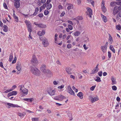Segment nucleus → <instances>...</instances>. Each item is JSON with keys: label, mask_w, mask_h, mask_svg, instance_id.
<instances>
[{"label": "nucleus", "mask_w": 121, "mask_h": 121, "mask_svg": "<svg viewBox=\"0 0 121 121\" xmlns=\"http://www.w3.org/2000/svg\"><path fill=\"white\" fill-rule=\"evenodd\" d=\"M35 66H32L30 67V70L32 73L34 75L39 76L40 74V72L38 69L36 68Z\"/></svg>", "instance_id": "1"}, {"label": "nucleus", "mask_w": 121, "mask_h": 121, "mask_svg": "<svg viewBox=\"0 0 121 121\" xmlns=\"http://www.w3.org/2000/svg\"><path fill=\"white\" fill-rule=\"evenodd\" d=\"M46 66L45 65H43L40 67V69L42 72L44 73H47L49 74H51L52 73L49 69H46Z\"/></svg>", "instance_id": "2"}, {"label": "nucleus", "mask_w": 121, "mask_h": 121, "mask_svg": "<svg viewBox=\"0 0 121 121\" xmlns=\"http://www.w3.org/2000/svg\"><path fill=\"white\" fill-rule=\"evenodd\" d=\"M31 62L34 66H36L38 62V60H37V58L35 55H33Z\"/></svg>", "instance_id": "3"}, {"label": "nucleus", "mask_w": 121, "mask_h": 121, "mask_svg": "<svg viewBox=\"0 0 121 121\" xmlns=\"http://www.w3.org/2000/svg\"><path fill=\"white\" fill-rule=\"evenodd\" d=\"M121 10V5L118 7L117 6H115L114 9L113 13V14L115 15L119 12V10Z\"/></svg>", "instance_id": "4"}, {"label": "nucleus", "mask_w": 121, "mask_h": 121, "mask_svg": "<svg viewBox=\"0 0 121 121\" xmlns=\"http://www.w3.org/2000/svg\"><path fill=\"white\" fill-rule=\"evenodd\" d=\"M24 87V86L22 85L20 86V90L22 91V92L25 95H26L27 94L28 92V90L26 88H24L23 89V88Z\"/></svg>", "instance_id": "5"}, {"label": "nucleus", "mask_w": 121, "mask_h": 121, "mask_svg": "<svg viewBox=\"0 0 121 121\" xmlns=\"http://www.w3.org/2000/svg\"><path fill=\"white\" fill-rule=\"evenodd\" d=\"M67 89L68 90V92L71 95H75V94L74 92L72 90L70 86H68Z\"/></svg>", "instance_id": "6"}, {"label": "nucleus", "mask_w": 121, "mask_h": 121, "mask_svg": "<svg viewBox=\"0 0 121 121\" xmlns=\"http://www.w3.org/2000/svg\"><path fill=\"white\" fill-rule=\"evenodd\" d=\"M34 24L35 25L37 26L38 27L40 28H45L47 27V26L46 25L43 23L38 24H37L36 22H35Z\"/></svg>", "instance_id": "7"}, {"label": "nucleus", "mask_w": 121, "mask_h": 121, "mask_svg": "<svg viewBox=\"0 0 121 121\" xmlns=\"http://www.w3.org/2000/svg\"><path fill=\"white\" fill-rule=\"evenodd\" d=\"M25 22L26 24V25L27 26L28 31H29L30 30H32L31 29V26L30 25V22L27 20H26L25 21Z\"/></svg>", "instance_id": "8"}, {"label": "nucleus", "mask_w": 121, "mask_h": 121, "mask_svg": "<svg viewBox=\"0 0 121 121\" xmlns=\"http://www.w3.org/2000/svg\"><path fill=\"white\" fill-rule=\"evenodd\" d=\"M89 99L91 100L92 103L99 99V98L98 96H96L95 97L93 98L92 97L90 96H89Z\"/></svg>", "instance_id": "9"}, {"label": "nucleus", "mask_w": 121, "mask_h": 121, "mask_svg": "<svg viewBox=\"0 0 121 121\" xmlns=\"http://www.w3.org/2000/svg\"><path fill=\"white\" fill-rule=\"evenodd\" d=\"M42 43L44 45V47H46L49 44L48 43V41L45 38H44V39H43V40H42Z\"/></svg>", "instance_id": "10"}, {"label": "nucleus", "mask_w": 121, "mask_h": 121, "mask_svg": "<svg viewBox=\"0 0 121 121\" xmlns=\"http://www.w3.org/2000/svg\"><path fill=\"white\" fill-rule=\"evenodd\" d=\"M56 91L55 89L52 90L50 89V90H49L48 91V93L51 96L54 95H55V92Z\"/></svg>", "instance_id": "11"}, {"label": "nucleus", "mask_w": 121, "mask_h": 121, "mask_svg": "<svg viewBox=\"0 0 121 121\" xmlns=\"http://www.w3.org/2000/svg\"><path fill=\"white\" fill-rule=\"evenodd\" d=\"M17 92L16 91H13L12 92L9 93L8 95V97H9L11 96L16 95L17 94Z\"/></svg>", "instance_id": "12"}, {"label": "nucleus", "mask_w": 121, "mask_h": 121, "mask_svg": "<svg viewBox=\"0 0 121 121\" xmlns=\"http://www.w3.org/2000/svg\"><path fill=\"white\" fill-rule=\"evenodd\" d=\"M15 7L17 9L20 6V2L18 1H16L14 4Z\"/></svg>", "instance_id": "13"}, {"label": "nucleus", "mask_w": 121, "mask_h": 121, "mask_svg": "<svg viewBox=\"0 0 121 121\" xmlns=\"http://www.w3.org/2000/svg\"><path fill=\"white\" fill-rule=\"evenodd\" d=\"M87 11L89 13V17H91V15H92V9L90 8H88L87 9Z\"/></svg>", "instance_id": "14"}, {"label": "nucleus", "mask_w": 121, "mask_h": 121, "mask_svg": "<svg viewBox=\"0 0 121 121\" xmlns=\"http://www.w3.org/2000/svg\"><path fill=\"white\" fill-rule=\"evenodd\" d=\"M45 33V31L44 30H43L42 31H39L37 33L38 35L39 36H42Z\"/></svg>", "instance_id": "15"}, {"label": "nucleus", "mask_w": 121, "mask_h": 121, "mask_svg": "<svg viewBox=\"0 0 121 121\" xmlns=\"http://www.w3.org/2000/svg\"><path fill=\"white\" fill-rule=\"evenodd\" d=\"M72 68H67L66 69V72L68 74H71L72 73L70 71H72Z\"/></svg>", "instance_id": "16"}, {"label": "nucleus", "mask_w": 121, "mask_h": 121, "mask_svg": "<svg viewBox=\"0 0 121 121\" xmlns=\"http://www.w3.org/2000/svg\"><path fill=\"white\" fill-rule=\"evenodd\" d=\"M101 48L103 52L104 53L105 52V50H106L107 49V46H102L101 47Z\"/></svg>", "instance_id": "17"}, {"label": "nucleus", "mask_w": 121, "mask_h": 121, "mask_svg": "<svg viewBox=\"0 0 121 121\" xmlns=\"http://www.w3.org/2000/svg\"><path fill=\"white\" fill-rule=\"evenodd\" d=\"M17 114L21 117H23L26 115V113L24 112L21 113V112H19L17 113Z\"/></svg>", "instance_id": "18"}, {"label": "nucleus", "mask_w": 121, "mask_h": 121, "mask_svg": "<svg viewBox=\"0 0 121 121\" xmlns=\"http://www.w3.org/2000/svg\"><path fill=\"white\" fill-rule=\"evenodd\" d=\"M99 70L98 67H95V69H93L92 71V73L94 74L97 73Z\"/></svg>", "instance_id": "19"}, {"label": "nucleus", "mask_w": 121, "mask_h": 121, "mask_svg": "<svg viewBox=\"0 0 121 121\" xmlns=\"http://www.w3.org/2000/svg\"><path fill=\"white\" fill-rule=\"evenodd\" d=\"M77 95L78 97H79L81 99L83 98V93L81 92H80L78 93L77 94Z\"/></svg>", "instance_id": "20"}, {"label": "nucleus", "mask_w": 121, "mask_h": 121, "mask_svg": "<svg viewBox=\"0 0 121 121\" xmlns=\"http://www.w3.org/2000/svg\"><path fill=\"white\" fill-rule=\"evenodd\" d=\"M101 16L103 21L105 22H107V19L106 17L104 16V15L101 14Z\"/></svg>", "instance_id": "21"}, {"label": "nucleus", "mask_w": 121, "mask_h": 121, "mask_svg": "<svg viewBox=\"0 0 121 121\" xmlns=\"http://www.w3.org/2000/svg\"><path fill=\"white\" fill-rule=\"evenodd\" d=\"M67 4L68 5V6L67 7V9L68 10H69L71 9H72L73 8V5L69 3H68Z\"/></svg>", "instance_id": "22"}, {"label": "nucleus", "mask_w": 121, "mask_h": 121, "mask_svg": "<svg viewBox=\"0 0 121 121\" xmlns=\"http://www.w3.org/2000/svg\"><path fill=\"white\" fill-rule=\"evenodd\" d=\"M23 100L25 101L28 102H31L34 100V99L33 98H26L24 99Z\"/></svg>", "instance_id": "23"}, {"label": "nucleus", "mask_w": 121, "mask_h": 121, "mask_svg": "<svg viewBox=\"0 0 121 121\" xmlns=\"http://www.w3.org/2000/svg\"><path fill=\"white\" fill-rule=\"evenodd\" d=\"M111 80L112 82V85L115 84H116V81L115 79L112 77L111 78Z\"/></svg>", "instance_id": "24"}, {"label": "nucleus", "mask_w": 121, "mask_h": 121, "mask_svg": "<svg viewBox=\"0 0 121 121\" xmlns=\"http://www.w3.org/2000/svg\"><path fill=\"white\" fill-rule=\"evenodd\" d=\"M109 49L111 50L114 53H115V51L114 48L113 46L112 45H110L109 46Z\"/></svg>", "instance_id": "25"}, {"label": "nucleus", "mask_w": 121, "mask_h": 121, "mask_svg": "<svg viewBox=\"0 0 121 121\" xmlns=\"http://www.w3.org/2000/svg\"><path fill=\"white\" fill-rule=\"evenodd\" d=\"M3 27L4 28L3 29V31L5 32H6L8 31V27L7 26L5 25H4L3 26Z\"/></svg>", "instance_id": "26"}, {"label": "nucleus", "mask_w": 121, "mask_h": 121, "mask_svg": "<svg viewBox=\"0 0 121 121\" xmlns=\"http://www.w3.org/2000/svg\"><path fill=\"white\" fill-rule=\"evenodd\" d=\"M83 19L82 16H78L74 18V19H78L79 20H82Z\"/></svg>", "instance_id": "27"}, {"label": "nucleus", "mask_w": 121, "mask_h": 121, "mask_svg": "<svg viewBox=\"0 0 121 121\" xmlns=\"http://www.w3.org/2000/svg\"><path fill=\"white\" fill-rule=\"evenodd\" d=\"M80 32L79 31H77L74 33V35L76 36H78L80 34Z\"/></svg>", "instance_id": "28"}, {"label": "nucleus", "mask_w": 121, "mask_h": 121, "mask_svg": "<svg viewBox=\"0 0 121 121\" xmlns=\"http://www.w3.org/2000/svg\"><path fill=\"white\" fill-rule=\"evenodd\" d=\"M7 105H8L9 106H10L12 107H17L16 105L9 103H7Z\"/></svg>", "instance_id": "29"}, {"label": "nucleus", "mask_w": 121, "mask_h": 121, "mask_svg": "<svg viewBox=\"0 0 121 121\" xmlns=\"http://www.w3.org/2000/svg\"><path fill=\"white\" fill-rule=\"evenodd\" d=\"M58 97L59 99H60V101L62 100L63 99L65 98L64 96L61 95H58Z\"/></svg>", "instance_id": "30"}, {"label": "nucleus", "mask_w": 121, "mask_h": 121, "mask_svg": "<svg viewBox=\"0 0 121 121\" xmlns=\"http://www.w3.org/2000/svg\"><path fill=\"white\" fill-rule=\"evenodd\" d=\"M47 5L46 6V8L48 9H50L52 7V5L51 4L49 3L47 4Z\"/></svg>", "instance_id": "31"}, {"label": "nucleus", "mask_w": 121, "mask_h": 121, "mask_svg": "<svg viewBox=\"0 0 121 121\" xmlns=\"http://www.w3.org/2000/svg\"><path fill=\"white\" fill-rule=\"evenodd\" d=\"M13 59V54L12 53H11L9 56V61L10 62Z\"/></svg>", "instance_id": "32"}, {"label": "nucleus", "mask_w": 121, "mask_h": 121, "mask_svg": "<svg viewBox=\"0 0 121 121\" xmlns=\"http://www.w3.org/2000/svg\"><path fill=\"white\" fill-rule=\"evenodd\" d=\"M116 4V2L114 1L111 2L110 3V5L112 7L115 6Z\"/></svg>", "instance_id": "33"}, {"label": "nucleus", "mask_w": 121, "mask_h": 121, "mask_svg": "<svg viewBox=\"0 0 121 121\" xmlns=\"http://www.w3.org/2000/svg\"><path fill=\"white\" fill-rule=\"evenodd\" d=\"M97 79H95V80L98 82H100L101 81V80L100 79V78L98 76H96V77Z\"/></svg>", "instance_id": "34"}, {"label": "nucleus", "mask_w": 121, "mask_h": 121, "mask_svg": "<svg viewBox=\"0 0 121 121\" xmlns=\"http://www.w3.org/2000/svg\"><path fill=\"white\" fill-rule=\"evenodd\" d=\"M102 9L103 12H105L106 11V8L104 6V4H103V6H102Z\"/></svg>", "instance_id": "35"}, {"label": "nucleus", "mask_w": 121, "mask_h": 121, "mask_svg": "<svg viewBox=\"0 0 121 121\" xmlns=\"http://www.w3.org/2000/svg\"><path fill=\"white\" fill-rule=\"evenodd\" d=\"M116 29L117 30H120L121 29V26L120 25H118L116 26Z\"/></svg>", "instance_id": "36"}, {"label": "nucleus", "mask_w": 121, "mask_h": 121, "mask_svg": "<svg viewBox=\"0 0 121 121\" xmlns=\"http://www.w3.org/2000/svg\"><path fill=\"white\" fill-rule=\"evenodd\" d=\"M32 121H38L39 120V118L38 117L32 118Z\"/></svg>", "instance_id": "37"}, {"label": "nucleus", "mask_w": 121, "mask_h": 121, "mask_svg": "<svg viewBox=\"0 0 121 121\" xmlns=\"http://www.w3.org/2000/svg\"><path fill=\"white\" fill-rule=\"evenodd\" d=\"M30 30L29 31H28L29 32H29V38H30V39H32V38L31 36V32L32 31V30Z\"/></svg>", "instance_id": "38"}, {"label": "nucleus", "mask_w": 121, "mask_h": 121, "mask_svg": "<svg viewBox=\"0 0 121 121\" xmlns=\"http://www.w3.org/2000/svg\"><path fill=\"white\" fill-rule=\"evenodd\" d=\"M68 27L70 30H72L73 29L72 26L70 25H68Z\"/></svg>", "instance_id": "39"}, {"label": "nucleus", "mask_w": 121, "mask_h": 121, "mask_svg": "<svg viewBox=\"0 0 121 121\" xmlns=\"http://www.w3.org/2000/svg\"><path fill=\"white\" fill-rule=\"evenodd\" d=\"M16 60H17L16 57H15L14 58V60H13L12 61V64H14V63H15L16 62Z\"/></svg>", "instance_id": "40"}, {"label": "nucleus", "mask_w": 121, "mask_h": 121, "mask_svg": "<svg viewBox=\"0 0 121 121\" xmlns=\"http://www.w3.org/2000/svg\"><path fill=\"white\" fill-rule=\"evenodd\" d=\"M112 89L114 91H116L117 90V88L115 86H113L112 87Z\"/></svg>", "instance_id": "41"}, {"label": "nucleus", "mask_w": 121, "mask_h": 121, "mask_svg": "<svg viewBox=\"0 0 121 121\" xmlns=\"http://www.w3.org/2000/svg\"><path fill=\"white\" fill-rule=\"evenodd\" d=\"M49 12L48 10H45L44 11V14L45 15H47L48 13Z\"/></svg>", "instance_id": "42"}, {"label": "nucleus", "mask_w": 121, "mask_h": 121, "mask_svg": "<svg viewBox=\"0 0 121 121\" xmlns=\"http://www.w3.org/2000/svg\"><path fill=\"white\" fill-rule=\"evenodd\" d=\"M54 99L56 100L60 101V99H59L58 96L55 97L54 98Z\"/></svg>", "instance_id": "43"}, {"label": "nucleus", "mask_w": 121, "mask_h": 121, "mask_svg": "<svg viewBox=\"0 0 121 121\" xmlns=\"http://www.w3.org/2000/svg\"><path fill=\"white\" fill-rule=\"evenodd\" d=\"M108 56L109 58H110L111 57V53L109 51L108 52Z\"/></svg>", "instance_id": "44"}, {"label": "nucleus", "mask_w": 121, "mask_h": 121, "mask_svg": "<svg viewBox=\"0 0 121 121\" xmlns=\"http://www.w3.org/2000/svg\"><path fill=\"white\" fill-rule=\"evenodd\" d=\"M95 86V85L92 86L91 87L90 90L92 91H93L94 90Z\"/></svg>", "instance_id": "45"}, {"label": "nucleus", "mask_w": 121, "mask_h": 121, "mask_svg": "<svg viewBox=\"0 0 121 121\" xmlns=\"http://www.w3.org/2000/svg\"><path fill=\"white\" fill-rule=\"evenodd\" d=\"M3 6L5 9H7L8 7L6 3H3Z\"/></svg>", "instance_id": "46"}, {"label": "nucleus", "mask_w": 121, "mask_h": 121, "mask_svg": "<svg viewBox=\"0 0 121 121\" xmlns=\"http://www.w3.org/2000/svg\"><path fill=\"white\" fill-rule=\"evenodd\" d=\"M102 71L99 72L98 73L100 77H101L102 76Z\"/></svg>", "instance_id": "47"}, {"label": "nucleus", "mask_w": 121, "mask_h": 121, "mask_svg": "<svg viewBox=\"0 0 121 121\" xmlns=\"http://www.w3.org/2000/svg\"><path fill=\"white\" fill-rule=\"evenodd\" d=\"M72 46L70 44H68L67 45V48L69 49Z\"/></svg>", "instance_id": "48"}, {"label": "nucleus", "mask_w": 121, "mask_h": 121, "mask_svg": "<svg viewBox=\"0 0 121 121\" xmlns=\"http://www.w3.org/2000/svg\"><path fill=\"white\" fill-rule=\"evenodd\" d=\"M65 14V13L64 11H63L61 13V14L60 16V17H62Z\"/></svg>", "instance_id": "49"}, {"label": "nucleus", "mask_w": 121, "mask_h": 121, "mask_svg": "<svg viewBox=\"0 0 121 121\" xmlns=\"http://www.w3.org/2000/svg\"><path fill=\"white\" fill-rule=\"evenodd\" d=\"M14 19H15V21H16V22H18V17H14Z\"/></svg>", "instance_id": "50"}, {"label": "nucleus", "mask_w": 121, "mask_h": 121, "mask_svg": "<svg viewBox=\"0 0 121 121\" xmlns=\"http://www.w3.org/2000/svg\"><path fill=\"white\" fill-rule=\"evenodd\" d=\"M17 69L18 70L20 71L21 70V68L20 66H16Z\"/></svg>", "instance_id": "51"}, {"label": "nucleus", "mask_w": 121, "mask_h": 121, "mask_svg": "<svg viewBox=\"0 0 121 121\" xmlns=\"http://www.w3.org/2000/svg\"><path fill=\"white\" fill-rule=\"evenodd\" d=\"M67 22H68L69 23V24H71V25H73V22H72L71 21H70V20H68V21Z\"/></svg>", "instance_id": "52"}, {"label": "nucleus", "mask_w": 121, "mask_h": 121, "mask_svg": "<svg viewBox=\"0 0 121 121\" xmlns=\"http://www.w3.org/2000/svg\"><path fill=\"white\" fill-rule=\"evenodd\" d=\"M16 87V86L15 85L13 86H12L11 89H10V90H11V91H12V90L14 89Z\"/></svg>", "instance_id": "53"}, {"label": "nucleus", "mask_w": 121, "mask_h": 121, "mask_svg": "<svg viewBox=\"0 0 121 121\" xmlns=\"http://www.w3.org/2000/svg\"><path fill=\"white\" fill-rule=\"evenodd\" d=\"M38 16L40 17H42L43 16V14L42 13L39 14H38Z\"/></svg>", "instance_id": "54"}, {"label": "nucleus", "mask_w": 121, "mask_h": 121, "mask_svg": "<svg viewBox=\"0 0 121 121\" xmlns=\"http://www.w3.org/2000/svg\"><path fill=\"white\" fill-rule=\"evenodd\" d=\"M0 66L2 68H4V67L3 65V63L2 62H0Z\"/></svg>", "instance_id": "55"}, {"label": "nucleus", "mask_w": 121, "mask_h": 121, "mask_svg": "<svg viewBox=\"0 0 121 121\" xmlns=\"http://www.w3.org/2000/svg\"><path fill=\"white\" fill-rule=\"evenodd\" d=\"M86 39L85 40V42H89V40L88 38L86 37V39Z\"/></svg>", "instance_id": "56"}, {"label": "nucleus", "mask_w": 121, "mask_h": 121, "mask_svg": "<svg viewBox=\"0 0 121 121\" xmlns=\"http://www.w3.org/2000/svg\"><path fill=\"white\" fill-rule=\"evenodd\" d=\"M64 87V85H61V86H58V88L59 89L60 88V89H61L62 88H63Z\"/></svg>", "instance_id": "57"}, {"label": "nucleus", "mask_w": 121, "mask_h": 121, "mask_svg": "<svg viewBox=\"0 0 121 121\" xmlns=\"http://www.w3.org/2000/svg\"><path fill=\"white\" fill-rule=\"evenodd\" d=\"M63 7L61 5H59L58 7V8L59 9H62Z\"/></svg>", "instance_id": "58"}, {"label": "nucleus", "mask_w": 121, "mask_h": 121, "mask_svg": "<svg viewBox=\"0 0 121 121\" xmlns=\"http://www.w3.org/2000/svg\"><path fill=\"white\" fill-rule=\"evenodd\" d=\"M116 100L117 101L119 102L120 101V99L119 97L118 96Z\"/></svg>", "instance_id": "59"}, {"label": "nucleus", "mask_w": 121, "mask_h": 121, "mask_svg": "<svg viewBox=\"0 0 121 121\" xmlns=\"http://www.w3.org/2000/svg\"><path fill=\"white\" fill-rule=\"evenodd\" d=\"M116 4L118 5H121V1H119L117 2H116Z\"/></svg>", "instance_id": "60"}, {"label": "nucleus", "mask_w": 121, "mask_h": 121, "mask_svg": "<svg viewBox=\"0 0 121 121\" xmlns=\"http://www.w3.org/2000/svg\"><path fill=\"white\" fill-rule=\"evenodd\" d=\"M47 4L46 3L43 4V8H45Z\"/></svg>", "instance_id": "61"}, {"label": "nucleus", "mask_w": 121, "mask_h": 121, "mask_svg": "<svg viewBox=\"0 0 121 121\" xmlns=\"http://www.w3.org/2000/svg\"><path fill=\"white\" fill-rule=\"evenodd\" d=\"M70 77L71 78H72L73 79H75V76L72 75H70Z\"/></svg>", "instance_id": "62"}, {"label": "nucleus", "mask_w": 121, "mask_h": 121, "mask_svg": "<svg viewBox=\"0 0 121 121\" xmlns=\"http://www.w3.org/2000/svg\"><path fill=\"white\" fill-rule=\"evenodd\" d=\"M109 40L110 41H111L112 40V37L110 35L109 38Z\"/></svg>", "instance_id": "63"}, {"label": "nucleus", "mask_w": 121, "mask_h": 121, "mask_svg": "<svg viewBox=\"0 0 121 121\" xmlns=\"http://www.w3.org/2000/svg\"><path fill=\"white\" fill-rule=\"evenodd\" d=\"M83 47H84V48L85 50L87 49L88 48L86 47V45L85 44H84L83 45Z\"/></svg>", "instance_id": "64"}]
</instances>
